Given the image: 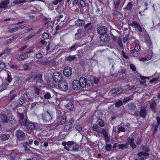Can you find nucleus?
Segmentation results:
<instances>
[{
    "label": "nucleus",
    "mask_w": 160,
    "mask_h": 160,
    "mask_svg": "<svg viewBox=\"0 0 160 160\" xmlns=\"http://www.w3.org/2000/svg\"><path fill=\"white\" fill-rule=\"evenodd\" d=\"M133 98V95H131L127 98H125L123 99V102L125 104L127 102L132 100Z\"/></svg>",
    "instance_id": "27"
},
{
    "label": "nucleus",
    "mask_w": 160,
    "mask_h": 160,
    "mask_svg": "<svg viewBox=\"0 0 160 160\" xmlns=\"http://www.w3.org/2000/svg\"><path fill=\"white\" fill-rule=\"evenodd\" d=\"M92 26L91 25V23H88L85 25L84 26L85 28H87L88 30H91L92 29Z\"/></svg>",
    "instance_id": "43"
},
{
    "label": "nucleus",
    "mask_w": 160,
    "mask_h": 160,
    "mask_svg": "<svg viewBox=\"0 0 160 160\" xmlns=\"http://www.w3.org/2000/svg\"><path fill=\"white\" fill-rule=\"evenodd\" d=\"M150 108L151 109L152 111L154 112H156V107L157 105L156 103V102L153 100L150 103Z\"/></svg>",
    "instance_id": "22"
},
{
    "label": "nucleus",
    "mask_w": 160,
    "mask_h": 160,
    "mask_svg": "<svg viewBox=\"0 0 160 160\" xmlns=\"http://www.w3.org/2000/svg\"><path fill=\"white\" fill-rule=\"evenodd\" d=\"M34 90L35 94L37 95H39V94L40 90V89L39 88H37L36 87H35Z\"/></svg>",
    "instance_id": "53"
},
{
    "label": "nucleus",
    "mask_w": 160,
    "mask_h": 160,
    "mask_svg": "<svg viewBox=\"0 0 160 160\" xmlns=\"http://www.w3.org/2000/svg\"><path fill=\"white\" fill-rule=\"evenodd\" d=\"M66 118L65 116H62L61 118V123L62 124L64 123L66 121Z\"/></svg>",
    "instance_id": "60"
},
{
    "label": "nucleus",
    "mask_w": 160,
    "mask_h": 160,
    "mask_svg": "<svg viewBox=\"0 0 160 160\" xmlns=\"http://www.w3.org/2000/svg\"><path fill=\"white\" fill-rule=\"evenodd\" d=\"M156 120L157 122V124L156 125L160 127V117L159 116L157 117Z\"/></svg>",
    "instance_id": "64"
},
{
    "label": "nucleus",
    "mask_w": 160,
    "mask_h": 160,
    "mask_svg": "<svg viewBox=\"0 0 160 160\" xmlns=\"http://www.w3.org/2000/svg\"><path fill=\"white\" fill-rule=\"evenodd\" d=\"M66 108L70 110H72L73 109L74 106L71 102H69L67 104Z\"/></svg>",
    "instance_id": "35"
},
{
    "label": "nucleus",
    "mask_w": 160,
    "mask_h": 160,
    "mask_svg": "<svg viewBox=\"0 0 160 160\" xmlns=\"http://www.w3.org/2000/svg\"><path fill=\"white\" fill-rule=\"evenodd\" d=\"M78 47V44L77 43H76L72 46L69 48H68V50H70V51L75 50H76V49Z\"/></svg>",
    "instance_id": "37"
},
{
    "label": "nucleus",
    "mask_w": 160,
    "mask_h": 160,
    "mask_svg": "<svg viewBox=\"0 0 160 160\" xmlns=\"http://www.w3.org/2000/svg\"><path fill=\"white\" fill-rule=\"evenodd\" d=\"M0 117L1 120L2 122H8V119L7 116L5 114H1Z\"/></svg>",
    "instance_id": "28"
},
{
    "label": "nucleus",
    "mask_w": 160,
    "mask_h": 160,
    "mask_svg": "<svg viewBox=\"0 0 160 160\" xmlns=\"http://www.w3.org/2000/svg\"><path fill=\"white\" fill-rule=\"evenodd\" d=\"M118 45L120 47V48L122 49H123L124 47H123V44H122V42L121 39H120V40H118Z\"/></svg>",
    "instance_id": "62"
},
{
    "label": "nucleus",
    "mask_w": 160,
    "mask_h": 160,
    "mask_svg": "<svg viewBox=\"0 0 160 160\" xmlns=\"http://www.w3.org/2000/svg\"><path fill=\"white\" fill-rule=\"evenodd\" d=\"M120 0H116L114 1V5L115 6V9L118 8L119 5Z\"/></svg>",
    "instance_id": "45"
},
{
    "label": "nucleus",
    "mask_w": 160,
    "mask_h": 160,
    "mask_svg": "<svg viewBox=\"0 0 160 160\" xmlns=\"http://www.w3.org/2000/svg\"><path fill=\"white\" fill-rule=\"evenodd\" d=\"M79 81L81 87L82 88L85 87L86 86H90L89 82L90 81L89 80H87L85 78L81 77L79 79Z\"/></svg>",
    "instance_id": "6"
},
{
    "label": "nucleus",
    "mask_w": 160,
    "mask_h": 160,
    "mask_svg": "<svg viewBox=\"0 0 160 160\" xmlns=\"http://www.w3.org/2000/svg\"><path fill=\"white\" fill-rule=\"evenodd\" d=\"M18 103L21 105H22L25 103V101L22 98H21L18 100Z\"/></svg>",
    "instance_id": "63"
},
{
    "label": "nucleus",
    "mask_w": 160,
    "mask_h": 160,
    "mask_svg": "<svg viewBox=\"0 0 160 160\" xmlns=\"http://www.w3.org/2000/svg\"><path fill=\"white\" fill-rule=\"evenodd\" d=\"M125 131H126V130H125V128L124 127H123L122 126H121V127H119L118 129V133H119L121 132H125Z\"/></svg>",
    "instance_id": "54"
},
{
    "label": "nucleus",
    "mask_w": 160,
    "mask_h": 160,
    "mask_svg": "<svg viewBox=\"0 0 160 160\" xmlns=\"http://www.w3.org/2000/svg\"><path fill=\"white\" fill-rule=\"evenodd\" d=\"M8 85L7 84L3 83L0 86V91H2L6 89Z\"/></svg>",
    "instance_id": "42"
},
{
    "label": "nucleus",
    "mask_w": 160,
    "mask_h": 160,
    "mask_svg": "<svg viewBox=\"0 0 160 160\" xmlns=\"http://www.w3.org/2000/svg\"><path fill=\"white\" fill-rule=\"evenodd\" d=\"M92 81L95 84H98L99 82V79L98 78L94 77L92 78Z\"/></svg>",
    "instance_id": "48"
},
{
    "label": "nucleus",
    "mask_w": 160,
    "mask_h": 160,
    "mask_svg": "<svg viewBox=\"0 0 160 160\" xmlns=\"http://www.w3.org/2000/svg\"><path fill=\"white\" fill-rule=\"evenodd\" d=\"M42 38L44 39H47L49 38V34L47 32H44L42 35Z\"/></svg>",
    "instance_id": "50"
},
{
    "label": "nucleus",
    "mask_w": 160,
    "mask_h": 160,
    "mask_svg": "<svg viewBox=\"0 0 160 160\" xmlns=\"http://www.w3.org/2000/svg\"><path fill=\"white\" fill-rule=\"evenodd\" d=\"M140 48V47L138 44H136L134 48V50L137 52L138 53L139 52V50Z\"/></svg>",
    "instance_id": "57"
},
{
    "label": "nucleus",
    "mask_w": 160,
    "mask_h": 160,
    "mask_svg": "<svg viewBox=\"0 0 160 160\" xmlns=\"http://www.w3.org/2000/svg\"><path fill=\"white\" fill-rule=\"evenodd\" d=\"M79 146L77 144L74 145L72 148V150L74 151H78Z\"/></svg>",
    "instance_id": "51"
},
{
    "label": "nucleus",
    "mask_w": 160,
    "mask_h": 160,
    "mask_svg": "<svg viewBox=\"0 0 160 160\" xmlns=\"http://www.w3.org/2000/svg\"><path fill=\"white\" fill-rule=\"evenodd\" d=\"M23 126H24L26 128L29 130H33L36 128V125L34 123L30 121H28V120L26 121Z\"/></svg>",
    "instance_id": "8"
},
{
    "label": "nucleus",
    "mask_w": 160,
    "mask_h": 160,
    "mask_svg": "<svg viewBox=\"0 0 160 160\" xmlns=\"http://www.w3.org/2000/svg\"><path fill=\"white\" fill-rule=\"evenodd\" d=\"M77 58L76 55H69V56L67 57L66 58V60L68 61H71L74 60Z\"/></svg>",
    "instance_id": "32"
},
{
    "label": "nucleus",
    "mask_w": 160,
    "mask_h": 160,
    "mask_svg": "<svg viewBox=\"0 0 160 160\" xmlns=\"http://www.w3.org/2000/svg\"><path fill=\"white\" fill-rule=\"evenodd\" d=\"M141 36L144 39V42L146 44L148 47L150 49H152L153 46L150 36L145 29L141 27Z\"/></svg>",
    "instance_id": "1"
},
{
    "label": "nucleus",
    "mask_w": 160,
    "mask_h": 160,
    "mask_svg": "<svg viewBox=\"0 0 160 160\" xmlns=\"http://www.w3.org/2000/svg\"><path fill=\"white\" fill-rule=\"evenodd\" d=\"M19 28H18L17 27H15V28H12L11 29H10L9 30V32H10V33H12V32H16L18 29Z\"/></svg>",
    "instance_id": "58"
},
{
    "label": "nucleus",
    "mask_w": 160,
    "mask_h": 160,
    "mask_svg": "<svg viewBox=\"0 0 160 160\" xmlns=\"http://www.w3.org/2000/svg\"><path fill=\"white\" fill-rule=\"evenodd\" d=\"M28 94L27 93V92H25L24 93V94L23 95L22 97L25 98H27L28 99V102H29L30 101H33V100L31 98H29V96H28Z\"/></svg>",
    "instance_id": "44"
},
{
    "label": "nucleus",
    "mask_w": 160,
    "mask_h": 160,
    "mask_svg": "<svg viewBox=\"0 0 160 160\" xmlns=\"http://www.w3.org/2000/svg\"><path fill=\"white\" fill-rule=\"evenodd\" d=\"M76 142L73 141H70L66 142L65 141L62 142V145L64 147V148L68 151H72V150H70L69 148L67 146V145L68 147H70L72 145H74Z\"/></svg>",
    "instance_id": "10"
},
{
    "label": "nucleus",
    "mask_w": 160,
    "mask_h": 160,
    "mask_svg": "<svg viewBox=\"0 0 160 160\" xmlns=\"http://www.w3.org/2000/svg\"><path fill=\"white\" fill-rule=\"evenodd\" d=\"M83 53V52L82 50H80L77 52V55L79 57L82 56Z\"/></svg>",
    "instance_id": "59"
},
{
    "label": "nucleus",
    "mask_w": 160,
    "mask_h": 160,
    "mask_svg": "<svg viewBox=\"0 0 160 160\" xmlns=\"http://www.w3.org/2000/svg\"><path fill=\"white\" fill-rule=\"evenodd\" d=\"M97 32L98 34L102 35L107 33L108 29L105 26H101L97 28Z\"/></svg>",
    "instance_id": "5"
},
{
    "label": "nucleus",
    "mask_w": 160,
    "mask_h": 160,
    "mask_svg": "<svg viewBox=\"0 0 160 160\" xmlns=\"http://www.w3.org/2000/svg\"><path fill=\"white\" fill-rule=\"evenodd\" d=\"M10 138V135L7 133L2 134L1 136V138L2 140H6Z\"/></svg>",
    "instance_id": "31"
},
{
    "label": "nucleus",
    "mask_w": 160,
    "mask_h": 160,
    "mask_svg": "<svg viewBox=\"0 0 160 160\" xmlns=\"http://www.w3.org/2000/svg\"><path fill=\"white\" fill-rule=\"evenodd\" d=\"M129 25L134 27L136 29H137L140 31V25L136 21H133L132 23L129 24Z\"/></svg>",
    "instance_id": "23"
},
{
    "label": "nucleus",
    "mask_w": 160,
    "mask_h": 160,
    "mask_svg": "<svg viewBox=\"0 0 160 160\" xmlns=\"http://www.w3.org/2000/svg\"><path fill=\"white\" fill-rule=\"evenodd\" d=\"M53 81V80H49L48 82L49 85L52 87H54L57 82Z\"/></svg>",
    "instance_id": "34"
},
{
    "label": "nucleus",
    "mask_w": 160,
    "mask_h": 160,
    "mask_svg": "<svg viewBox=\"0 0 160 160\" xmlns=\"http://www.w3.org/2000/svg\"><path fill=\"white\" fill-rule=\"evenodd\" d=\"M8 122H9L11 124H15L16 123V120L15 119L13 116H10L8 119Z\"/></svg>",
    "instance_id": "26"
},
{
    "label": "nucleus",
    "mask_w": 160,
    "mask_h": 160,
    "mask_svg": "<svg viewBox=\"0 0 160 160\" xmlns=\"http://www.w3.org/2000/svg\"><path fill=\"white\" fill-rule=\"evenodd\" d=\"M58 87L62 91H65L68 89V85L67 83L63 81L59 82Z\"/></svg>",
    "instance_id": "9"
},
{
    "label": "nucleus",
    "mask_w": 160,
    "mask_h": 160,
    "mask_svg": "<svg viewBox=\"0 0 160 160\" xmlns=\"http://www.w3.org/2000/svg\"><path fill=\"white\" fill-rule=\"evenodd\" d=\"M11 158L12 160H19V153L15 152H12L11 154Z\"/></svg>",
    "instance_id": "25"
},
{
    "label": "nucleus",
    "mask_w": 160,
    "mask_h": 160,
    "mask_svg": "<svg viewBox=\"0 0 160 160\" xmlns=\"http://www.w3.org/2000/svg\"><path fill=\"white\" fill-rule=\"evenodd\" d=\"M15 78H16V80L14 83L13 85L17 87L21 84V81L20 78L18 77H17Z\"/></svg>",
    "instance_id": "29"
},
{
    "label": "nucleus",
    "mask_w": 160,
    "mask_h": 160,
    "mask_svg": "<svg viewBox=\"0 0 160 160\" xmlns=\"http://www.w3.org/2000/svg\"><path fill=\"white\" fill-rule=\"evenodd\" d=\"M112 147V145L110 144H106L105 146V149L106 151H110Z\"/></svg>",
    "instance_id": "52"
},
{
    "label": "nucleus",
    "mask_w": 160,
    "mask_h": 160,
    "mask_svg": "<svg viewBox=\"0 0 160 160\" xmlns=\"http://www.w3.org/2000/svg\"><path fill=\"white\" fill-rule=\"evenodd\" d=\"M79 80H76L73 81L72 83V87L74 90H77L81 87Z\"/></svg>",
    "instance_id": "14"
},
{
    "label": "nucleus",
    "mask_w": 160,
    "mask_h": 160,
    "mask_svg": "<svg viewBox=\"0 0 160 160\" xmlns=\"http://www.w3.org/2000/svg\"><path fill=\"white\" fill-rule=\"evenodd\" d=\"M122 104V102L121 100H119L115 103V105L116 107L119 108Z\"/></svg>",
    "instance_id": "41"
},
{
    "label": "nucleus",
    "mask_w": 160,
    "mask_h": 160,
    "mask_svg": "<svg viewBox=\"0 0 160 160\" xmlns=\"http://www.w3.org/2000/svg\"><path fill=\"white\" fill-rule=\"evenodd\" d=\"M85 24V21L83 20L79 19L75 21V25L77 27H82Z\"/></svg>",
    "instance_id": "19"
},
{
    "label": "nucleus",
    "mask_w": 160,
    "mask_h": 160,
    "mask_svg": "<svg viewBox=\"0 0 160 160\" xmlns=\"http://www.w3.org/2000/svg\"><path fill=\"white\" fill-rule=\"evenodd\" d=\"M92 129L93 131H95L98 133H101V132L102 130L101 128L97 125L93 126Z\"/></svg>",
    "instance_id": "24"
},
{
    "label": "nucleus",
    "mask_w": 160,
    "mask_h": 160,
    "mask_svg": "<svg viewBox=\"0 0 160 160\" xmlns=\"http://www.w3.org/2000/svg\"><path fill=\"white\" fill-rule=\"evenodd\" d=\"M136 108V106L132 102L129 103L128 105V110L131 112L134 111Z\"/></svg>",
    "instance_id": "21"
},
{
    "label": "nucleus",
    "mask_w": 160,
    "mask_h": 160,
    "mask_svg": "<svg viewBox=\"0 0 160 160\" xmlns=\"http://www.w3.org/2000/svg\"><path fill=\"white\" fill-rule=\"evenodd\" d=\"M101 133L102 134L105 138V141L106 142H108L109 141V137L108 136V132L105 129H103L101 132Z\"/></svg>",
    "instance_id": "15"
},
{
    "label": "nucleus",
    "mask_w": 160,
    "mask_h": 160,
    "mask_svg": "<svg viewBox=\"0 0 160 160\" xmlns=\"http://www.w3.org/2000/svg\"><path fill=\"white\" fill-rule=\"evenodd\" d=\"M153 53L152 49L149 52H148L145 53L144 57L141 58V61H145L150 60L152 56Z\"/></svg>",
    "instance_id": "7"
},
{
    "label": "nucleus",
    "mask_w": 160,
    "mask_h": 160,
    "mask_svg": "<svg viewBox=\"0 0 160 160\" xmlns=\"http://www.w3.org/2000/svg\"><path fill=\"white\" fill-rule=\"evenodd\" d=\"M118 147L119 149H126L128 148L127 144H123L119 145Z\"/></svg>",
    "instance_id": "47"
},
{
    "label": "nucleus",
    "mask_w": 160,
    "mask_h": 160,
    "mask_svg": "<svg viewBox=\"0 0 160 160\" xmlns=\"http://www.w3.org/2000/svg\"><path fill=\"white\" fill-rule=\"evenodd\" d=\"M159 79V77L157 78H154L150 80V82L151 83H156L157 82V81Z\"/></svg>",
    "instance_id": "49"
},
{
    "label": "nucleus",
    "mask_w": 160,
    "mask_h": 160,
    "mask_svg": "<svg viewBox=\"0 0 160 160\" xmlns=\"http://www.w3.org/2000/svg\"><path fill=\"white\" fill-rule=\"evenodd\" d=\"M53 80L56 82H60L62 78V74L58 72H54L52 75Z\"/></svg>",
    "instance_id": "2"
},
{
    "label": "nucleus",
    "mask_w": 160,
    "mask_h": 160,
    "mask_svg": "<svg viewBox=\"0 0 160 160\" xmlns=\"http://www.w3.org/2000/svg\"><path fill=\"white\" fill-rule=\"evenodd\" d=\"M116 89L117 94L122 93L123 91V89L121 88H116Z\"/></svg>",
    "instance_id": "56"
},
{
    "label": "nucleus",
    "mask_w": 160,
    "mask_h": 160,
    "mask_svg": "<svg viewBox=\"0 0 160 160\" xmlns=\"http://www.w3.org/2000/svg\"><path fill=\"white\" fill-rule=\"evenodd\" d=\"M79 3L81 6L82 8L86 6V4H88V3H85L84 2L83 0H80L79 2Z\"/></svg>",
    "instance_id": "61"
},
{
    "label": "nucleus",
    "mask_w": 160,
    "mask_h": 160,
    "mask_svg": "<svg viewBox=\"0 0 160 160\" xmlns=\"http://www.w3.org/2000/svg\"><path fill=\"white\" fill-rule=\"evenodd\" d=\"M147 114V111L145 109L141 110V117L145 118Z\"/></svg>",
    "instance_id": "38"
},
{
    "label": "nucleus",
    "mask_w": 160,
    "mask_h": 160,
    "mask_svg": "<svg viewBox=\"0 0 160 160\" xmlns=\"http://www.w3.org/2000/svg\"><path fill=\"white\" fill-rule=\"evenodd\" d=\"M34 79L36 81L37 83H42L43 82L42 75L39 74L36 75L34 78Z\"/></svg>",
    "instance_id": "20"
},
{
    "label": "nucleus",
    "mask_w": 160,
    "mask_h": 160,
    "mask_svg": "<svg viewBox=\"0 0 160 160\" xmlns=\"http://www.w3.org/2000/svg\"><path fill=\"white\" fill-rule=\"evenodd\" d=\"M127 143L129 144L131 147L134 149L136 148V145L134 142V139L132 138H128L127 139Z\"/></svg>",
    "instance_id": "17"
},
{
    "label": "nucleus",
    "mask_w": 160,
    "mask_h": 160,
    "mask_svg": "<svg viewBox=\"0 0 160 160\" xmlns=\"http://www.w3.org/2000/svg\"><path fill=\"white\" fill-rule=\"evenodd\" d=\"M17 38L16 37H13L11 38L8 39L6 40L7 42L8 43L11 42L12 41H14Z\"/></svg>",
    "instance_id": "46"
},
{
    "label": "nucleus",
    "mask_w": 160,
    "mask_h": 160,
    "mask_svg": "<svg viewBox=\"0 0 160 160\" xmlns=\"http://www.w3.org/2000/svg\"><path fill=\"white\" fill-rule=\"evenodd\" d=\"M116 92L117 91L116 88H115L112 89L109 92V93H110V94L112 95L115 96L117 95V93H116Z\"/></svg>",
    "instance_id": "39"
},
{
    "label": "nucleus",
    "mask_w": 160,
    "mask_h": 160,
    "mask_svg": "<svg viewBox=\"0 0 160 160\" xmlns=\"http://www.w3.org/2000/svg\"><path fill=\"white\" fill-rule=\"evenodd\" d=\"M99 38L100 41L103 42L107 43L110 40L109 36L107 33L100 35Z\"/></svg>",
    "instance_id": "12"
},
{
    "label": "nucleus",
    "mask_w": 160,
    "mask_h": 160,
    "mask_svg": "<svg viewBox=\"0 0 160 160\" xmlns=\"http://www.w3.org/2000/svg\"><path fill=\"white\" fill-rule=\"evenodd\" d=\"M150 151V148L148 146H143L142 148V151L145 152H148Z\"/></svg>",
    "instance_id": "40"
},
{
    "label": "nucleus",
    "mask_w": 160,
    "mask_h": 160,
    "mask_svg": "<svg viewBox=\"0 0 160 160\" xmlns=\"http://www.w3.org/2000/svg\"><path fill=\"white\" fill-rule=\"evenodd\" d=\"M54 95V93L52 91L49 92H46L44 95V98L45 99H48L53 97Z\"/></svg>",
    "instance_id": "16"
},
{
    "label": "nucleus",
    "mask_w": 160,
    "mask_h": 160,
    "mask_svg": "<svg viewBox=\"0 0 160 160\" xmlns=\"http://www.w3.org/2000/svg\"><path fill=\"white\" fill-rule=\"evenodd\" d=\"M16 137L19 141L24 140L26 138V134L23 131L19 129L16 131Z\"/></svg>",
    "instance_id": "3"
},
{
    "label": "nucleus",
    "mask_w": 160,
    "mask_h": 160,
    "mask_svg": "<svg viewBox=\"0 0 160 160\" xmlns=\"http://www.w3.org/2000/svg\"><path fill=\"white\" fill-rule=\"evenodd\" d=\"M63 73L66 77H69L71 76L72 73V68L70 67H66L63 70Z\"/></svg>",
    "instance_id": "11"
},
{
    "label": "nucleus",
    "mask_w": 160,
    "mask_h": 160,
    "mask_svg": "<svg viewBox=\"0 0 160 160\" xmlns=\"http://www.w3.org/2000/svg\"><path fill=\"white\" fill-rule=\"evenodd\" d=\"M14 91L12 90L10 91V93L9 94L10 96V94H12V95L9 98V100L10 102H11L12 100H13L14 98L17 96V94L14 93Z\"/></svg>",
    "instance_id": "33"
},
{
    "label": "nucleus",
    "mask_w": 160,
    "mask_h": 160,
    "mask_svg": "<svg viewBox=\"0 0 160 160\" xmlns=\"http://www.w3.org/2000/svg\"><path fill=\"white\" fill-rule=\"evenodd\" d=\"M42 117L43 120L49 121L52 119V116L47 111L45 113L42 114Z\"/></svg>",
    "instance_id": "13"
},
{
    "label": "nucleus",
    "mask_w": 160,
    "mask_h": 160,
    "mask_svg": "<svg viewBox=\"0 0 160 160\" xmlns=\"http://www.w3.org/2000/svg\"><path fill=\"white\" fill-rule=\"evenodd\" d=\"M132 4L131 2H129L127 4L126 7L124 8L125 10L127 9V10L131 11L132 10Z\"/></svg>",
    "instance_id": "36"
},
{
    "label": "nucleus",
    "mask_w": 160,
    "mask_h": 160,
    "mask_svg": "<svg viewBox=\"0 0 160 160\" xmlns=\"http://www.w3.org/2000/svg\"><path fill=\"white\" fill-rule=\"evenodd\" d=\"M149 154L148 152H141V160H145L149 158Z\"/></svg>",
    "instance_id": "18"
},
{
    "label": "nucleus",
    "mask_w": 160,
    "mask_h": 160,
    "mask_svg": "<svg viewBox=\"0 0 160 160\" xmlns=\"http://www.w3.org/2000/svg\"><path fill=\"white\" fill-rule=\"evenodd\" d=\"M17 116L19 118V122L21 125L23 126L25 122L28 120L27 118H24L23 113L17 112Z\"/></svg>",
    "instance_id": "4"
},
{
    "label": "nucleus",
    "mask_w": 160,
    "mask_h": 160,
    "mask_svg": "<svg viewBox=\"0 0 160 160\" xmlns=\"http://www.w3.org/2000/svg\"><path fill=\"white\" fill-rule=\"evenodd\" d=\"M23 69L24 71H29L31 69L30 64L29 63H25L23 65Z\"/></svg>",
    "instance_id": "30"
},
{
    "label": "nucleus",
    "mask_w": 160,
    "mask_h": 160,
    "mask_svg": "<svg viewBox=\"0 0 160 160\" xmlns=\"http://www.w3.org/2000/svg\"><path fill=\"white\" fill-rule=\"evenodd\" d=\"M131 52V54H132V55H131V56H136L137 55H138V53L135 51L134 49L133 50H132L130 51Z\"/></svg>",
    "instance_id": "55"
}]
</instances>
